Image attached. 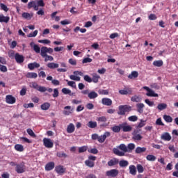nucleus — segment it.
I'll use <instances>...</instances> for the list:
<instances>
[{"instance_id":"f257e3e1","label":"nucleus","mask_w":178,"mask_h":178,"mask_svg":"<svg viewBox=\"0 0 178 178\" xmlns=\"http://www.w3.org/2000/svg\"><path fill=\"white\" fill-rule=\"evenodd\" d=\"M54 53V49L51 47H42L40 55L42 58H44V62H48V60H54V57L51 56H48L47 54L50 55Z\"/></svg>"},{"instance_id":"f03ea898","label":"nucleus","mask_w":178,"mask_h":178,"mask_svg":"<svg viewBox=\"0 0 178 178\" xmlns=\"http://www.w3.org/2000/svg\"><path fill=\"white\" fill-rule=\"evenodd\" d=\"M118 115H124L126 112H131V106L129 105H120L118 107Z\"/></svg>"},{"instance_id":"7ed1b4c3","label":"nucleus","mask_w":178,"mask_h":178,"mask_svg":"<svg viewBox=\"0 0 178 178\" xmlns=\"http://www.w3.org/2000/svg\"><path fill=\"white\" fill-rule=\"evenodd\" d=\"M15 172L18 174L24 173L26 172V163L24 162H22L19 164L16 165Z\"/></svg>"},{"instance_id":"20e7f679","label":"nucleus","mask_w":178,"mask_h":178,"mask_svg":"<svg viewBox=\"0 0 178 178\" xmlns=\"http://www.w3.org/2000/svg\"><path fill=\"white\" fill-rule=\"evenodd\" d=\"M77 76H84V74L83 73V72L81 71H74V75H70V80H74V81H80V80H81V78Z\"/></svg>"},{"instance_id":"39448f33","label":"nucleus","mask_w":178,"mask_h":178,"mask_svg":"<svg viewBox=\"0 0 178 178\" xmlns=\"http://www.w3.org/2000/svg\"><path fill=\"white\" fill-rule=\"evenodd\" d=\"M96 120L98 122V123H102L100 124V127H106L109 126V123H106V122H108V119H106V117L105 116L99 117L96 119Z\"/></svg>"},{"instance_id":"423d86ee","label":"nucleus","mask_w":178,"mask_h":178,"mask_svg":"<svg viewBox=\"0 0 178 178\" xmlns=\"http://www.w3.org/2000/svg\"><path fill=\"white\" fill-rule=\"evenodd\" d=\"M119 175V170L112 169L106 172V176L108 177H117Z\"/></svg>"},{"instance_id":"0eeeda50","label":"nucleus","mask_w":178,"mask_h":178,"mask_svg":"<svg viewBox=\"0 0 178 178\" xmlns=\"http://www.w3.org/2000/svg\"><path fill=\"white\" fill-rule=\"evenodd\" d=\"M121 130H122L124 133H129V131L133 130V127L129 125L127 122H123L121 124Z\"/></svg>"},{"instance_id":"6e6552de","label":"nucleus","mask_w":178,"mask_h":178,"mask_svg":"<svg viewBox=\"0 0 178 178\" xmlns=\"http://www.w3.org/2000/svg\"><path fill=\"white\" fill-rule=\"evenodd\" d=\"M143 90H145L146 91H147V92L146 93V95L147 97H159V95L157 93H155L154 90H152L151 88H149L147 86H144Z\"/></svg>"},{"instance_id":"1a4fd4ad","label":"nucleus","mask_w":178,"mask_h":178,"mask_svg":"<svg viewBox=\"0 0 178 178\" xmlns=\"http://www.w3.org/2000/svg\"><path fill=\"white\" fill-rule=\"evenodd\" d=\"M43 144L46 148H54V142L49 138H44L43 139Z\"/></svg>"},{"instance_id":"9d476101","label":"nucleus","mask_w":178,"mask_h":178,"mask_svg":"<svg viewBox=\"0 0 178 178\" xmlns=\"http://www.w3.org/2000/svg\"><path fill=\"white\" fill-rule=\"evenodd\" d=\"M6 102L10 105H13L16 103V98L11 95H8L6 97Z\"/></svg>"},{"instance_id":"9b49d317","label":"nucleus","mask_w":178,"mask_h":178,"mask_svg":"<svg viewBox=\"0 0 178 178\" xmlns=\"http://www.w3.org/2000/svg\"><path fill=\"white\" fill-rule=\"evenodd\" d=\"M107 137H111V132L106 131L103 135L99 136L97 141H99L100 143H104Z\"/></svg>"},{"instance_id":"f8f14e48","label":"nucleus","mask_w":178,"mask_h":178,"mask_svg":"<svg viewBox=\"0 0 178 178\" xmlns=\"http://www.w3.org/2000/svg\"><path fill=\"white\" fill-rule=\"evenodd\" d=\"M55 172L58 175H63L66 172V168H63V165H59L55 167Z\"/></svg>"},{"instance_id":"ddd939ff","label":"nucleus","mask_w":178,"mask_h":178,"mask_svg":"<svg viewBox=\"0 0 178 178\" xmlns=\"http://www.w3.org/2000/svg\"><path fill=\"white\" fill-rule=\"evenodd\" d=\"M138 133V131L137 130H135L133 133L132 138L134 141H141V140H143V136Z\"/></svg>"},{"instance_id":"4468645a","label":"nucleus","mask_w":178,"mask_h":178,"mask_svg":"<svg viewBox=\"0 0 178 178\" xmlns=\"http://www.w3.org/2000/svg\"><path fill=\"white\" fill-rule=\"evenodd\" d=\"M55 168V163L54 161H50L45 165L44 169L47 172L52 170Z\"/></svg>"},{"instance_id":"2eb2a0df","label":"nucleus","mask_w":178,"mask_h":178,"mask_svg":"<svg viewBox=\"0 0 178 178\" xmlns=\"http://www.w3.org/2000/svg\"><path fill=\"white\" fill-rule=\"evenodd\" d=\"M118 92L121 95H131V94H133V90H131V89L130 88H128V89L120 90Z\"/></svg>"},{"instance_id":"dca6fc26","label":"nucleus","mask_w":178,"mask_h":178,"mask_svg":"<svg viewBox=\"0 0 178 178\" xmlns=\"http://www.w3.org/2000/svg\"><path fill=\"white\" fill-rule=\"evenodd\" d=\"M161 138L164 141H170V140H172V136L169 132H165L161 135Z\"/></svg>"},{"instance_id":"f3484780","label":"nucleus","mask_w":178,"mask_h":178,"mask_svg":"<svg viewBox=\"0 0 178 178\" xmlns=\"http://www.w3.org/2000/svg\"><path fill=\"white\" fill-rule=\"evenodd\" d=\"M15 58L17 63H23L24 62V56L19 55V53L15 54Z\"/></svg>"},{"instance_id":"a211bd4d","label":"nucleus","mask_w":178,"mask_h":178,"mask_svg":"<svg viewBox=\"0 0 178 178\" xmlns=\"http://www.w3.org/2000/svg\"><path fill=\"white\" fill-rule=\"evenodd\" d=\"M64 111H63V115L65 116H69V115H71V113H73V109H72V106H67L64 107Z\"/></svg>"},{"instance_id":"6ab92c4d","label":"nucleus","mask_w":178,"mask_h":178,"mask_svg":"<svg viewBox=\"0 0 178 178\" xmlns=\"http://www.w3.org/2000/svg\"><path fill=\"white\" fill-rule=\"evenodd\" d=\"M74 130H76L74 124L70 123L67 127V133H68L69 134H72V133H74Z\"/></svg>"},{"instance_id":"aec40b11","label":"nucleus","mask_w":178,"mask_h":178,"mask_svg":"<svg viewBox=\"0 0 178 178\" xmlns=\"http://www.w3.org/2000/svg\"><path fill=\"white\" fill-rule=\"evenodd\" d=\"M102 104L103 105H106V106H111L112 105V99L104 97L102 99Z\"/></svg>"},{"instance_id":"412c9836","label":"nucleus","mask_w":178,"mask_h":178,"mask_svg":"<svg viewBox=\"0 0 178 178\" xmlns=\"http://www.w3.org/2000/svg\"><path fill=\"white\" fill-rule=\"evenodd\" d=\"M30 45L36 54H41V48H40V46H38V44H34V42H31Z\"/></svg>"},{"instance_id":"4be33fe9","label":"nucleus","mask_w":178,"mask_h":178,"mask_svg":"<svg viewBox=\"0 0 178 178\" xmlns=\"http://www.w3.org/2000/svg\"><path fill=\"white\" fill-rule=\"evenodd\" d=\"M28 67L30 70H34V69H38L40 67V63L37 62L31 63L28 65Z\"/></svg>"},{"instance_id":"5701e85b","label":"nucleus","mask_w":178,"mask_h":178,"mask_svg":"<svg viewBox=\"0 0 178 178\" xmlns=\"http://www.w3.org/2000/svg\"><path fill=\"white\" fill-rule=\"evenodd\" d=\"M136 149V145L134 143H129L127 146V152L131 153Z\"/></svg>"},{"instance_id":"b1692460","label":"nucleus","mask_w":178,"mask_h":178,"mask_svg":"<svg viewBox=\"0 0 178 178\" xmlns=\"http://www.w3.org/2000/svg\"><path fill=\"white\" fill-rule=\"evenodd\" d=\"M118 163H119V160L116 158H114L108 161L107 165L108 166H115V165H118Z\"/></svg>"},{"instance_id":"393cba45","label":"nucleus","mask_w":178,"mask_h":178,"mask_svg":"<svg viewBox=\"0 0 178 178\" xmlns=\"http://www.w3.org/2000/svg\"><path fill=\"white\" fill-rule=\"evenodd\" d=\"M129 173L132 175V176H136L137 175V169L136 168V165H131L129 166Z\"/></svg>"},{"instance_id":"a878e982","label":"nucleus","mask_w":178,"mask_h":178,"mask_svg":"<svg viewBox=\"0 0 178 178\" xmlns=\"http://www.w3.org/2000/svg\"><path fill=\"white\" fill-rule=\"evenodd\" d=\"M111 130L113 133H120V131L122 130L121 124L119 125H114L111 127Z\"/></svg>"},{"instance_id":"bb28decb","label":"nucleus","mask_w":178,"mask_h":178,"mask_svg":"<svg viewBox=\"0 0 178 178\" xmlns=\"http://www.w3.org/2000/svg\"><path fill=\"white\" fill-rule=\"evenodd\" d=\"M147 151V147H137L135 149L136 154H143V152H145Z\"/></svg>"},{"instance_id":"cd10ccee","label":"nucleus","mask_w":178,"mask_h":178,"mask_svg":"<svg viewBox=\"0 0 178 178\" xmlns=\"http://www.w3.org/2000/svg\"><path fill=\"white\" fill-rule=\"evenodd\" d=\"M144 106H145L143 103L137 104V112H138L139 113H143V112H144Z\"/></svg>"},{"instance_id":"c85d7f7f","label":"nucleus","mask_w":178,"mask_h":178,"mask_svg":"<svg viewBox=\"0 0 178 178\" xmlns=\"http://www.w3.org/2000/svg\"><path fill=\"white\" fill-rule=\"evenodd\" d=\"M14 148L15 151H17L18 152H23V151H24V146H23V145L16 144L14 146Z\"/></svg>"},{"instance_id":"c756f323","label":"nucleus","mask_w":178,"mask_h":178,"mask_svg":"<svg viewBox=\"0 0 178 178\" xmlns=\"http://www.w3.org/2000/svg\"><path fill=\"white\" fill-rule=\"evenodd\" d=\"M113 152L115 155H118V156H124V152H120L118 148H113Z\"/></svg>"},{"instance_id":"7c9ffc66","label":"nucleus","mask_w":178,"mask_h":178,"mask_svg":"<svg viewBox=\"0 0 178 178\" xmlns=\"http://www.w3.org/2000/svg\"><path fill=\"white\" fill-rule=\"evenodd\" d=\"M88 97L90 99H95V98L98 97V93L95 91H91L88 93Z\"/></svg>"},{"instance_id":"2f4dec72","label":"nucleus","mask_w":178,"mask_h":178,"mask_svg":"<svg viewBox=\"0 0 178 178\" xmlns=\"http://www.w3.org/2000/svg\"><path fill=\"white\" fill-rule=\"evenodd\" d=\"M42 111H48L51 108V104L45 102L40 106Z\"/></svg>"},{"instance_id":"473e14b6","label":"nucleus","mask_w":178,"mask_h":178,"mask_svg":"<svg viewBox=\"0 0 178 178\" xmlns=\"http://www.w3.org/2000/svg\"><path fill=\"white\" fill-rule=\"evenodd\" d=\"M138 77V72L137 71H133L128 76V79H131L133 80V79H137Z\"/></svg>"},{"instance_id":"72a5a7b5","label":"nucleus","mask_w":178,"mask_h":178,"mask_svg":"<svg viewBox=\"0 0 178 178\" xmlns=\"http://www.w3.org/2000/svg\"><path fill=\"white\" fill-rule=\"evenodd\" d=\"M9 20H10V17H9L0 16V23H9Z\"/></svg>"},{"instance_id":"f704fd0d","label":"nucleus","mask_w":178,"mask_h":178,"mask_svg":"<svg viewBox=\"0 0 178 178\" xmlns=\"http://www.w3.org/2000/svg\"><path fill=\"white\" fill-rule=\"evenodd\" d=\"M146 124H147V120H144L141 119L140 120V122L136 126V129H141V128L144 127V126H145Z\"/></svg>"},{"instance_id":"c9c22d12","label":"nucleus","mask_w":178,"mask_h":178,"mask_svg":"<svg viewBox=\"0 0 178 178\" xmlns=\"http://www.w3.org/2000/svg\"><path fill=\"white\" fill-rule=\"evenodd\" d=\"M26 77L28 79H37V77H38V74L35 72H28L26 74Z\"/></svg>"},{"instance_id":"e433bc0d","label":"nucleus","mask_w":178,"mask_h":178,"mask_svg":"<svg viewBox=\"0 0 178 178\" xmlns=\"http://www.w3.org/2000/svg\"><path fill=\"white\" fill-rule=\"evenodd\" d=\"M47 67L49 69H58V67H59V64L55 63H49L47 64Z\"/></svg>"},{"instance_id":"4c0bfd02","label":"nucleus","mask_w":178,"mask_h":178,"mask_svg":"<svg viewBox=\"0 0 178 178\" xmlns=\"http://www.w3.org/2000/svg\"><path fill=\"white\" fill-rule=\"evenodd\" d=\"M88 127H90V129H95L97 127V122L94 121H89L87 124Z\"/></svg>"},{"instance_id":"58836bf2","label":"nucleus","mask_w":178,"mask_h":178,"mask_svg":"<svg viewBox=\"0 0 178 178\" xmlns=\"http://www.w3.org/2000/svg\"><path fill=\"white\" fill-rule=\"evenodd\" d=\"M99 79H101V76H99V75H98L97 74H93L92 78V82L98 83Z\"/></svg>"},{"instance_id":"ea45409f","label":"nucleus","mask_w":178,"mask_h":178,"mask_svg":"<svg viewBox=\"0 0 178 178\" xmlns=\"http://www.w3.org/2000/svg\"><path fill=\"white\" fill-rule=\"evenodd\" d=\"M119 165H120V168H126V166H129V161H127L126 160H121L119 162Z\"/></svg>"},{"instance_id":"a19ab883","label":"nucleus","mask_w":178,"mask_h":178,"mask_svg":"<svg viewBox=\"0 0 178 178\" xmlns=\"http://www.w3.org/2000/svg\"><path fill=\"white\" fill-rule=\"evenodd\" d=\"M154 66H156V67H161V66H163V61L162 60H155L153 62Z\"/></svg>"},{"instance_id":"79ce46f5","label":"nucleus","mask_w":178,"mask_h":178,"mask_svg":"<svg viewBox=\"0 0 178 178\" xmlns=\"http://www.w3.org/2000/svg\"><path fill=\"white\" fill-rule=\"evenodd\" d=\"M74 33H79L80 31L82 33H86L87 29H81L79 26H76L74 29Z\"/></svg>"},{"instance_id":"37998d69","label":"nucleus","mask_w":178,"mask_h":178,"mask_svg":"<svg viewBox=\"0 0 178 178\" xmlns=\"http://www.w3.org/2000/svg\"><path fill=\"white\" fill-rule=\"evenodd\" d=\"M146 159H147V161H149L154 162V161H156V156H154L152 154H148L146 156Z\"/></svg>"},{"instance_id":"c03bdc74","label":"nucleus","mask_w":178,"mask_h":178,"mask_svg":"<svg viewBox=\"0 0 178 178\" xmlns=\"http://www.w3.org/2000/svg\"><path fill=\"white\" fill-rule=\"evenodd\" d=\"M166 108H168V105L165 103L159 104L157 106L159 111H163V109H166Z\"/></svg>"},{"instance_id":"a18cd8bd","label":"nucleus","mask_w":178,"mask_h":178,"mask_svg":"<svg viewBox=\"0 0 178 178\" xmlns=\"http://www.w3.org/2000/svg\"><path fill=\"white\" fill-rule=\"evenodd\" d=\"M131 101L132 102H141V97H140L138 95H134L131 98Z\"/></svg>"},{"instance_id":"49530a36","label":"nucleus","mask_w":178,"mask_h":178,"mask_svg":"<svg viewBox=\"0 0 178 178\" xmlns=\"http://www.w3.org/2000/svg\"><path fill=\"white\" fill-rule=\"evenodd\" d=\"M163 119L167 123H172V122H173V118H172L170 115H164Z\"/></svg>"},{"instance_id":"de8ad7c7","label":"nucleus","mask_w":178,"mask_h":178,"mask_svg":"<svg viewBox=\"0 0 178 178\" xmlns=\"http://www.w3.org/2000/svg\"><path fill=\"white\" fill-rule=\"evenodd\" d=\"M88 150V146H81L79 147V154H83V152H86Z\"/></svg>"},{"instance_id":"09e8293b","label":"nucleus","mask_w":178,"mask_h":178,"mask_svg":"<svg viewBox=\"0 0 178 178\" xmlns=\"http://www.w3.org/2000/svg\"><path fill=\"white\" fill-rule=\"evenodd\" d=\"M98 94H99V95H108V94H109V90H104V89H99L98 90Z\"/></svg>"},{"instance_id":"8fccbe9b","label":"nucleus","mask_w":178,"mask_h":178,"mask_svg":"<svg viewBox=\"0 0 178 178\" xmlns=\"http://www.w3.org/2000/svg\"><path fill=\"white\" fill-rule=\"evenodd\" d=\"M85 165L86 166H88V168H94L95 164L94 163L93 161H91L90 160H86L85 161Z\"/></svg>"},{"instance_id":"3c124183","label":"nucleus","mask_w":178,"mask_h":178,"mask_svg":"<svg viewBox=\"0 0 178 178\" xmlns=\"http://www.w3.org/2000/svg\"><path fill=\"white\" fill-rule=\"evenodd\" d=\"M119 148L121 151H122L124 154V152H127V146L124 144H120L119 146Z\"/></svg>"},{"instance_id":"603ef678","label":"nucleus","mask_w":178,"mask_h":178,"mask_svg":"<svg viewBox=\"0 0 178 178\" xmlns=\"http://www.w3.org/2000/svg\"><path fill=\"white\" fill-rule=\"evenodd\" d=\"M66 81L67 82V86H69L70 87H72V88H76V82L73 81H69V80H66Z\"/></svg>"},{"instance_id":"864d4df0","label":"nucleus","mask_w":178,"mask_h":178,"mask_svg":"<svg viewBox=\"0 0 178 178\" xmlns=\"http://www.w3.org/2000/svg\"><path fill=\"white\" fill-rule=\"evenodd\" d=\"M129 122H137L138 120V117L137 115H132L128 118Z\"/></svg>"},{"instance_id":"5fc2aeb1","label":"nucleus","mask_w":178,"mask_h":178,"mask_svg":"<svg viewBox=\"0 0 178 178\" xmlns=\"http://www.w3.org/2000/svg\"><path fill=\"white\" fill-rule=\"evenodd\" d=\"M136 169L138 172V173H143L144 172V167L141 165V164H138L136 165Z\"/></svg>"},{"instance_id":"6e6d98bb","label":"nucleus","mask_w":178,"mask_h":178,"mask_svg":"<svg viewBox=\"0 0 178 178\" xmlns=\"http://www.w3.org/2000/svg\"><path fill=\"white\" fill-rule=\"evenodd\" d=\"M57 156L58 158H67V154H66L65 152H57Z\"/></svg>"},{"instance_id":"4d7b16f0","label":"nucleus","mask_w":178,"mask_h":178,"mask_svg":"<svg viewBox=\"0 0 178 178\" xmlns=\"http://www.w3.org/2000/svg\"><path fill=\"white\" fill-rule=\"evenodd\" d=\"M62 93L65 94V95H67L68 94V95H70V94H72V90H70L66 88H63L62 89Z\"/></svg>"},{"instance_id":"13d9d810","label":"nucleus","mask_w":178,"mask_h":178,"mask_svg":"<svg viewBox=\"0 0 178 178\" xmlns=\"http://www.w3.org/2000/svg\"><path fill=\"white\" fill-rule=\"evenodd\" d=\"M38 42H40V44H51V40H48V39H44V40H39Z\"/></svg>"},{"instance_id":"bf43d9fd","label":"nucleus","mask_w":178,"mask_h":178,"mask_svg":"<svg viewBox=\"0 0 178 178\" xmlns=\"http://www.w3.org/2000/svg\"><path fill=\"white\" fill-rule=\"evenodd\" d=\"M83 79L85 81H86L87 83H92V78L90 77V76L88 75H85L83 76Z\"/></svg>"},{"instance_id":"052dcab7","label":"nucleus","mask_w":178,"mask_h":178,"mask_svg":"<svg viewBox=\"0 0 178 178\" xmlns=\"http://www.w3.org/2000/svg\"><path fill=\"white\" fill-rule=\"evenodd\" d=\"M156 124L157 126H165V124L162 122V118H159L156 121Z\"/></svg>"},{"instance_id":"680f3d73","label":"nucleus","mask_w":178,"mask_h":178,"mask_svg":"<svg viewBox=\"0 0 178 178\" xmlns=\"http://www.w3.org/2000/svg\"><path fill=\"white\" fill-rule=\"evenodd\" d=\"M26 131H27L28 134H29V136H31V137H35V134L34 133V131H33V129H28L26 130Z\"/></svg>"},{"instance_id":"e2e57ef3","label":"nucleus","mask_w":178,"mask_h":178,"mask_svg":"<svg viewBox=\"0 0 178 178\" xmlns=\"http://www.w3.org/2000/svg\"><path fill=\"white\" fill-rule=\"evenodd\" d=\"M145 104H147L149 106H155V103L154 102L149 101V99H146L145 100Z\"/></svg>"},{"instance_id":"0e129e2a","label":"nucleus","mask_w":178,"mask_h":178,"mask_svg":"<svg viewBox=\"0 0 178 178\" xmlns=\"http://www.w3.org/2000/svg\"><path fill=\"white\" fill-rule=\"evenodd\" d=\"M22 17H24V19H31V15L29 13H22Z\"/></svg>"},{"instance_id":"69168bd1","label":"nucleus","mask_w":178,"mask_h":178,"mask_svg":"<svg viewBox=\"0 0 178 178\" xmlns=\"http://www.w3.org/2000/svg\"><path fill=\"white\" fill-rule=\"evenodd\" d=\"M35 5V1H30L29 3H28L27 8L28 9H31V8H34Z\"/></svg>"},{"instance_id":"338daca9","label":"nucleus","mask_w":178,"mask_h":178,"mask_svg":"<svg viewBox=\"0 0 178 178\" xmlns=\"http://www.w3.org/2000/svg\"><path fill=\"white\" fill-rule=\"evenodd\" d=\"M88 152L90 154H98V149L97 148H93V149H88Z\"/></svg>"},{"instance_id":"774afa93","label":"nucleus","mask_w":178,"mask_h":178,"mask_svg":"<svg viewBox=\"0 0 178 178\" xmlns=\"http://www.w3.org/2000/svg\"><path fill=\"white\" fill-rule=\"evenodd\" d=\"M31 87H32V88H35V90H38L40 86H38V83H37V82H32L31 83Z\"/></svg>"}]
</instances>
